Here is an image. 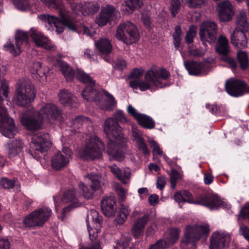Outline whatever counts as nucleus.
<instances>
[{"instance_id":"nucleus-46","label":"nucleus","mask_w":249,"mask_h":249,"mask_svg":"<svg viewBox=\"0 0 249 249\" xmlns=\"http://www.w3.org/2000/svg\"><path fill=\"white\" fill-rule=\"evenodd\" d=\"M105 93L107 100V105L103 108L107 110H111L116 106L117 102L112 95L107 91H105Z\"/></svg>"},{"instance_id":"nucleus-35","label":"nucleus","mask_w":249,"mask_h":249,"mask_svg":"<svg viewBox=\"0 0 249 249\" xmlns=\"http://www.w3.org/2000/svg\"><path fill=\"white\" fill-rule=\"evenodd\" d=\"M92 125L91 121L88 117L79 115L72 120L71 126L73 129L78 130L81 128L87 127Z\"/></svg>"},{"instance_id":"nucleus-59","label":"nucleus","mask_w":249,"mask_h":249,"mask_svg":"<svg viewBox=\"0 0 249 249\" xmlns=\"http://www.w3.org/2000/svg\"><path fill=\"white\" fill-rule=\"evenodd\" d=\"M190 53L194 56H202L206 53V50L202 48L192 49L189 51Z\"/></svg>"},{"instance_id":"nucleus-56","label":"nucleus","mask_w":249,"mask_h":249,"mask_svg":"<svg viewBox=\"0 0 249 249\" xmlns=\"http://www.w3.org/2000/svg\"><path fill=\"white\" fill-rule=\"evenodd\" d=\"M0 185L5 189L12 188L15 185V182L13 180L7 178H3L0 181Z\"/></svg>"},{"instance_id":"nucleus-48","label":"nucleus","mask_w":249,"mask_h":249,"mask_svg":"<svg viewBox=\"0 0 249 249\" xmlns=\"http://www.w3.org/2000/svg\"><path fill=\"white\" fill-rule=\"evenodd\" d=\"M49 8H58L62 6V1L60 0H40Z\"/></svg>"},{"instance_id":"nucleus-8","label":"nucleus","mask_w":249,"mask_h":249,"mask_svg":"<svg viewBox=\"0 0 249 249\" xmlns=\"http://www.w3.org/2000/svg\"><path fill=\"white\" fill-rule=\"evenodd\" d=\"M183 202H187L195 204L205 206L211 209H215L221 204L222 201L220 198L214 195H204L198 197L194 200L192 194L188 191L183 190Z\"/></svg>"},{"instance_id":"nucleus-26","label":"nucleus","mask_w":249,"mask_h":249,"mask_svg":"<svg viewBox=\"0 0 249 249\" xmlns=\"http://www.w3.org/2000/svg\"><path fill=\"white\" fill-rule=\"evenodd\" d=\"M101 209L103 213L106 216H113L117 210L114 197L109 196L104 197L101 201Z\"/></svg>"},{"instance_id":"nucleus-21","label":"nucleus","mask_w":249,"mask_h":249,"mask_svg":"<svg viewBox=\"0 0 249 249\" xmlns=\"http://www.w3.org/2000/svg\"><path fill=\"white\" fill-rule=\"evenodd\" d=\"M39 117L37 111L34 112L30 115L24 114L20 117V122L28 130L36 131L41 127V122L43 121Z\"/></svg>"},{"instance_id":"nucleus-29","label":"nucleus","mask_w":249,"mask_h":249,"mask_svg":"<svg viewBox=\"0 0 249 249\" xmlns=\"http://www.w3.org/2000/svg\"><path fill=\"white\" fill-rule=\"evenodd\" d=\"M95 84L87 85L82 90V97L86 100L99 102L102 99V95L100 92L95 89Z\"/></svg>"},{"instance_id":"nucleus-14","label":"nucleus","mask_w":249,"mask_h":249,"mask_svg":"<svg viewBox=\"0 0 249 249\" xmlns=\"http://www.w3.org/2000/svg\"><path fill=\"white\" fill-rule=\"evenodd\" d=\"M225 89L229 94L234 97L242 96L249 92V87L243 81L231 79L225 83Z\"/></svg>"},{"instance_id":"nucleus-28","label":"nucleus","mask_w":249,"mask_h":249,"mask_svg":"<svg viewBox=\"0 0 249 249\" xmlns=\"http://www.w3.org/2000/svg\"><path fill=\"white\" fill-rule=\"evenodd\" d=\"M77 196L78 195H76V192L74 189H70L64 192L63 197L62 198V201L65 203L71 202H72L73 203L63 209L62 214L64 215L66 213L69 212L71 208L77 207L80 206V204L76 202Z\"/></svg>"},{"instance_id":"nucleus-9","label":"nucleus","mask_w":249,"mask_h":249,"mask_svg":"<svg viewBox=\"0 0 249 249\" xmlns=\"http://www.w3.org/2000/svg\"><path fill=\"white\" fill-rule=\"evenodd\" d=\"M52 214L51 210L44 207L36 210L27 216L23 222L28 228L41 226L47 221Z\"/></svg>"},{"instance_id":"nucleus-16","label":"nucleus","mask_w":249,"mask_h":249,"mask_svg":"<svg viewBox=\"0 0 249 249\" xmlns=\"http://www.w3.org/2000/svg\"><path fill=\"white\" fill-rule=\"evenodd\" d=\"M87 178L91 180V189H89L83 183L81 182L79 184V193L85 198L89 199L93 197L94 192L100 189L101 184L100 177L97 174L91 173L87 176Z\"/></svg>"},{"instance_id":"nucleus-22","label":"nucleus","mask_w":249,"mask_h":249,"mask_svg":"<svg viewBox=\"0 0 249 249\" xmlns=\"http://www.w3.org/2000/svg\"><path fill=\"white\" fill-rule=\"evenodd\" d=\"M56 9L57 8H55ZM59 9V11H60L61 9H63L66 11L63 8V4L62 2V6L61 8H58ZM59 16L60 18H59L57 17H56L53 16L49 15L48 14H42L38 16V18L42 20H43L45 22H47L49 25L53 26L54 25V27L55 28L56 32L58 34H60L63 31V27H62V25H64L67 27V26L65 25L62 21V18L60 15V12H59Z\"/></svg>"},{"instance_id":"nucleus-50","label":"nucleus","mask_w":249,"mask_h":249,"mask_svg":"<svg viewBox=\"0 0 249 249\" xmlns=\"http://www.w3.org/2000/svg\"><path fill=\"white\" fill-rule=\"evenodd\" d=\"M136 143L138 149L142 151L144 154H149L150 151L148 150L143 139L139 140V141L136 142Z\"/></svg>"},{"instance_id":"nucleus-37","label":"nucleus","mask_w":249,"mask_h":249,"mask_svg":"<svg viewBox=\"0 0 249 249\" xmlns=\"http://www.w3.org/2000/svg\"><path fill=\"white\" fill-rule=\"evenodd\" d=\"M180 230L178 228H172L169 230L168 235L163 241L164 247L174 245L178 240Z\"/></svg>"},{"instance_id":"nucleus-38","label":"nucleus","mask_w":249,"mask_h":249,"mask_svg":"<svg viewBox=\"0 0 249 249\" xmlns=\"http://www.w3.org/2000/svg\"><path fill=\"white\" fill-rule=\"evenodd\" d=\"M142 5V2L141 0H127L125 2V5H123L122 8L124 10V8L126 11L127 14L132 13L135 10L140 8Z\"/></svg>"},{"instance_id":"nucleus-51","label":"nucleus","mask_w":249,"mask_h":249,"mask_svg":"<svg viewBox=\"0 0 249 249\" xmlns=\"http://www.w3.org/2000/svg\"><path fill=\"white\" fill-rule=\"evenodd\" d=\"M8 87L5 81H1V86L0 87V103H1L3 99L2 95L5 98L8 97Z\"/></svg>"},{"instance_id":"nucleus-2","label":"nucleus","mask_w":249,"mask_h":249,"mask_svg":"<svg viewBox=\"0 0 249 249\" xmlns=\"http://www.w3.org/2000/svg\"><path fill=\"white\" fill-rule=\"evenodd\" d=\"M169 76V72L165 69H150L145 73V81L133 79L129 81V86L133 89L139 88L141 91L150 89L153 86L162 88L166 86L162 83V80H166Z\"/></svg>"},{"instance_id":"nucleus-17","label":"nucleus","mask_w":249,"mask_h":249,"mask_svg":"<svg viewBox=\"0 0 249 249\" xmlns=\"http://www.w3.org/2000/svg\"><path fill=\"white\" fill-rule=\"evenodd\" d=\"M39 116V118L49 122L58 119L61 115V110L53 103H46L43 104L39 111H37Z\"/></svg>"},{"instance_id":"nucleus-45","label":"nucleus","mask_w":249,"mask_h":249,"mask_svg":"<svg viewBox=\"0 0 249 249\" xmlns=\"http://www.w3.org/2000/svg\"><path fill=\"white\" fill-rule=\"evenodd\" d=\"M13 4L18 9L25 11L30 10L29 0H13Z\"/></svg>"},{"instance_id":"nucleus-47","label":"nucleus","mask_w":249,"mask_h":249,"mask_svg":"<svg viewBox=\"0 0 249 249\" xmlns=\"http://www.w3.org/2000/svg\"><path fill=\"white\" fill-rule=\"evenodd\" d=\"M182 32L180 27L177 26L175 28V32L173 34V37L174 38V44L176 48L179 47L181 41L180 36Z\"/></svg>"},{"instance_id":"nucleus-34","label":"nucleus","mask_w":249,"mask_h":249,"mask_svg":"<svg viewBox=\"0 0 249 249\" xmlns=\"http://www.w3.org/2000/svg\"><path fill=\"white\" fill-rule=\"evenodd\" d=\"M96 48L103 54H109L112 51V45L109 39L101 38L95 42Z\"/></svg>"},{"instance_id":"nucleus-58","label":"nucleus","mask_w":249,"mask_h":249,"mask_svg":"<svg viewBox=\"0 0 249 249\" xmlns=\"http://www.w3.org/2000/svg\"><path fill=\"white\" fill-rule=\"evenodd\" d=\"M127 111L129 114L132 115L137 121L142 114L137 111L131 105H128L127 108Z\"/></svg>"},{"instance_id":"nucleus-49","label":"nucleus","mask_w":249,"mask_h":249,"mask_svg":"<svg viewBox=\"0 0 249 249\" xmlns=\"http://www.w3.org/2000/svg\"><path fill=\"white\" fill-rule=\"evenodd\" d=\"M170 183L172 188L174 189L176 186L178 180L180 178V175L176 170L173 169L170 174Z\"/></svg>"},{"instance_id":"nucleus-62","label":"nucleus","mask_w":249,"mask_h":249,"mask_svg":"<svg viewBox=\"0 0 249 249\" xmlns=\"http://www.w3.org/2000/svg\"><path fill=\"white\" fill-rule=\"evenodd\" d=\"M143 71L138 69H134V71L130 73V78L133 79H140L139 78L142 75Z\"/></svg>"},{"instance_id":"nucleus-19","label":"nucleus","mask_w":249,"mask_h":249,"mask_svg":"<svg viewBox=\"0 0 249 249\" xmlns=\"http://www.w3.org/2000/svg\"><path fill=\"white\" fill-rule=\"evenodd\" d=\"M28 35L22 31H17L15 35V44L11 42L4 45V48L14 55L19 54L21 52L22 45L28 44Z\"/></svg>"},{"instance_id":"nucleus-20","label":"nucleus","mask_w":249,"mask_h":249,"mask_svg":"<svg viewBox=\"0 0 249 249\" xmlns=\"http://www.w3.org/2000/svg\"><path fill=\"white\" fill-rule=\"evenodd\" d=\"M210 249H225L228 248L230 241L229 234L215 231L210 239Z\"/></svg>"},{"instance_id":"nucleus-3","label":"nucleus","mask_w":249,"mask_h":249,"mask_svg":"<svg viewBox=\"0 0 249 249\" xmlns=\"http://www.w3.org/2000/svg\"><path fill=\"white\" fill-rule=\"evenodd\" d=\"M87 226L91 241L89 248L85 249H102L101 242L98 238V233L101 227L102 217L98 215V212L95 210H91L87 214Z\"/></svg>"},{"instance_id":"nucleus-13","label":"nucleus","mask_w":249,"mask_h":249,"mask_svg":"<svg viewBox=\"0 0 249 249\" xmlns=\"http://www.w3.org/2000/svg\"><path fill=\"white\" fill-rule=\"evenodd\" d=\"M60 15L63 23L67 26V28L69 30L77 33L82 32L88 36L91 35L89 29L82 25L80 22L72 18L67 11L61 9Z\"/></svg>"},{"instance_id":"nucleus-52","label":"nucleus","mask_w":249,"mask_h":249,"mask_svg":"<svg viewBox=\"0 0 249 249\" xmlns=\"http://www.w3.org/2000/svg\"><path fill=\"white\" fill-rule=\"evenodd\" d=\"M14 144L13 148L10 150L9 154L11 156L18 154L22 148L21 142L20 141H16L14 142Z\"/></svg>"},{"instance_id":"nucleus-42","label":"nucleus","mask_w":249,"mask_h":249,"mask_svg":"<svg viewBox=\"0 0 249 249\" xmlns=\"http://www.w3.org/2000/svg\"><path fill=\"white\" fill-rule=\"evenodd\" d=\"M237 25L238 29L248 31L249 28V24L247 20L246 13L244 11L240 12L237 17Z\"/></svg>"},{"instance_id":"nucleus-30","label":"nucleus","mask_w":249,"mask_h":249,"mask_svg":"<svg viewBox=\"0 0 249 249\" xmlns=\"http://www.w3.org/2000/svg\"><path fill=\"white\" fill-rule=\"evenodd\" d=\"M59 102L66 107H76V98L66 89H61L58 94Z\"/></svg>"},{"instance_id":"nucleus-1","label":"nucleus","mask_w":249,"mask_h":249,"mask_svg":"<svg viewBox=\"0 0 249 249\" xmlns=\"http://www.w3.org/2000/svg\"><path fill=\"white\" fill-rule=\"evenodd\" d=\"M122 128L113 118H108L104 123V130L108 142L107 153L109 160L122 161L124 158V152L122 149L124 142Z\"/></svg>"},{"instance_id":"nucleus-11","label":"nucleus","mask_w":249,"mask_h":249,"mask_svg":"<svg viewBox=\"0 0 249 249\" xmlns=\"http://www.w3.org/2000/svg\"><path fill=\"white\" fill-rule=\"evenodd\" d=\"M0 131L6 137L12 138L17 132L13 119L8 115L7 110L0 106Z\"/></svg>"},{"instance_id":"nucleus-57","label":"nucleus","mask_w":249,"mask_h":249,"mask_svg":"<svg viewBox=\"0 0 249 249\" xmlns=\"http://www.w3.org/2000/svg\"><path fill=\"white\" fill-rule=\"evenodd\" d=\"M179 0H171V13L173 17H175L180 8Z\"/></svg>"},{"instance_id":"nucleus-54","label":"nucleus","mask_w":249,"mask_h":249,"mask_svg":"<svg viewBox=\"0 0 249 249\" xmlns=\"http://www.w3.org/2000/svg\"><path fill=\"white\" fill-rule=\"evenodd\" d=\"M149 142L150 144V147L153 149L154 155H158L159 156L162 155V151L157 142L154 140H150Z\"/></svg>"},{"instance_id":"nucleus-39","label":"nucleus","mask_w":249,"mask_h":249,"mask_svg":"<svg viewBox=\"0 0 249 249\" xmlns=\"http://www.w3.org/2000/svg\"><path fill=\"white\" fill-rule=\"evenodd\" d=\"M137 121L144 128L151 129L155 127V121L151 117L144 114L140 116Z\"/></svg>"},{"instance_id":"nucleus-44","label":"nucleus","mask_w":249,"mask_h":249,"mask_svg":"<svg viewBox=\"0 0 249 249\" xmlns=\"http://www.w3.org/2000/svg\"><path fill=\"white\" fill-rule=\"evenodd\" d=\"M237 57L242 70L247 69L249 67L248 57L245 52L239 51L237 54Z\"/></svg>"},{"instance_id":"nucleus-25","label":"nucleus","mask_w":249,"mask_h":249,"mask_svg":"<svg viewBox=\"0 0 249 249\" xmlns=\"http://www.w3.org/2000/svg\"><path fill=\"white\" fill-rule=\"evenodd\" d=\"M30 35L36 46L47 50H53L54 46H52L48 38L42 34L33 29L30 30Z\"/></svg>"},{"instance_id":"nucleus-7","label":"nucleus","mask_w":249,"mask_h":249,"mask_svg":"<svg viewBox=\"0 0 249 249\" xmlns=\"http://www.w3.org/2000/svg\"><path fill=\"white\" fill-rule=\"evenodd\" d=\"M104 147V144L97 136H91L85 148L80 151V156L84 160L100 158Z\"/></svg>"},{"instance_id":"nucleus-18","label":"nucleus","mask_w":249,"mask_h":249,"mask_svg":"<svg viewBox=\"0 0 249 249\" xmlns=\"http://www.w3.org/2000/svg\"><path fill=\"white\" fill-rule=\"evenodd\" d=\"M120 12L114 6L107 5L101 9L95 22L99 26H104L110 20L118 19L120 17Z\"/></svg>"},{"instance_id":"nucleus-64","label":"nucleus","mask_w":249,"mask_h":249,"mask_svg":"<svg viewBox=\"0 0 249 249\" xmlns=\"http://www.w3.org/2000/svg\"><path fill=\"white\" fill-rule=\"evenodd\" d=\"M116 191L121 197L122 200H124L125 197V190L120 185L118 184L116 186Z\"/></svg>"},{"instance_id":"nucleus-63","label":"nucleus","mask_w":249,"mask_h":249,"mask_svg":"<svg viewBox=\"0 0 249 249\" xmlns=\"http://www.w3.org/2000/svg\"><path fill=\"white\" fill-rule=\"evenodd\" d=\"M240 233L249 242V229L245 225L240 226Z\"/></svg>"},{"instance_id":"nucleus-23","label":"nucleus","mask_w":249,"mask_h":249,"mask_svg":"<svg viewBox=\"0 0 249 249\" xmlns=\"http://www.w3.org/2000/svg\"><path fill=\"white\" fill-rule=\"evenodd\" d=\"M149 219V216L146 214L137 218L133 223L131 232L135 239H139L143 235L146 225Z\"/></svg>"},{"instance_id":"nucleus-15","label":"nucleus","mask_w":249,"mask_h":249,"mask_svg":"<svg viewBox=\"0 0 249 249\" xmlns=\"http://www.w3.org/2000/svg\"><path fill=\"white\" fill-rule=\"evenodd\" d=\"M71 155L72 151L68 147L64 148L62 151L55 153L51 159L53 168L59 170L67 166L70 162Z\"/></svg>"},{"instance_id":"nucleus-6","label":"nucleus","mask_w":249,"mask_h":249,"mask_svg":"<svg viewBox=\"0 0 249 249\" xmlns=\"http://www.w3.org/2000/svg\"><path fill=\"white\" fill-rule=\"evenodd\" d=\"M116 37L127 44L135 43L139 38L138 29L134 24L130 22L120 24L117 27Z\"/></svg>"},{"instance_id":"nucleus-41","label":"nucleus","mask_w":249,"mask_h":249,"mask_svg":"<svg viewBox=\"0 0 249 249\" xmlns=\"http://www.w3.org/2000/svg\"><path fill=\"white\" fill-rule=\"evenodd\" d=\"M130 210L129 206L123 204H121L119 214L116 219V221L118 224L121 225L123 224L126 220L128 215L129 214Z\"/></svg>"},{"instance_id":"nucleus-12","label":"nucleus","mask_w":249,"mask_h":249,"mask_svg":"<svg viewBox=\"0 0 249 249\" xmlns=\"http://www.w3.org/2000/svg\"><path fill=\"white\" fill-rule=\"evenodd\" d=\"M217 34V26L216 23L212 21L204 22L200 26L199 36L201 41L205 46L206 42L213 44L216 40Z\"/></svg>"},{"instance_id":"nucleus-60","label":"nucleus","mask_w":249,"mask_h":249,"mask_svg":"<svg viewBox=\"0 0 249 249\" xmlns=\"http://www.w3.org/2000/svg\"><path fill=\"white\" fill-rule=\"evenodd\" d=\"M126 63L125 61L123 59H117L114 66L115 69L119 71L123 70L125 68H126Z\"/></svg>"},{"instance_id":"nucleus-55","label":"nucleus","mask_w":249,"mask_h":249,"mask_svg":"<svg viewBox=\"0 0 249 249\" xmlns=\"http://www.w3.org/2000/svg\"><path fill=\"white\" fill-rule=\"evenodd\" d=\"M114 120L117 122L121 123H126L127 122V119L125 116L124 112L121 110H118L115 114Z\"/></svg>"},{"instance_id":"nucleus-61","label":"nucleus","mask_w":249,"mask_h":249,"mask_svg":"<svg viewBox=\"0 0 249 249\" xmlns=\"http://www.w3.org/2000/svg\"><path fill=\"white\" fill-rule=\"evenodd\" d=\"M95 55V51L94 50H91L89 49H86L84 53V57L86 58L89 59L90 61L94 60V56Z\"/></svg>"},{"instance_id":"nucleus-31","label":"nucleus","mask_w":249,"mask_h":249,"mask_svg":"<svg viewBox=\"0 0 249 249\" xmlns=\"http://www.w3.org/2000/svg\"><path fill=\"white\" fill-rule=\"evenodd\" d=\"M111 172L124 184H126L130 179L131 171L129 168H124L123 170L114 164L109 166Z\"/></svg>"},{"instance_id":"nucleus-36","label":"nucleus","mask_w":249,"mask_h":249,"mask_svg":"<svg viewBox=\"0 0 249 249\" xmlns=\"http://www.w3.org/2000/svg\"><path fill=\"white\" fill-rule=\"evenodd\" d=\"M59 70L63 74L67 81L72 80L74 76V72L72 69L66 62L61 60L57 61Z\"/></svg>"},{"instance_id":"nucleus-40","label":"nucleus","mask_w":249,"mask_h":249,"mask_svg":"<svg viewBox=\"0 0 249 249\" xmlns=\"http://www.w3.org/2000/svg\"><path fill=\"white\" fill-rule=\"evenodd\" d=\"M99 7L97 2H86L82 7V12L84 15H93L98 11Z\"/></svg>"},{"instance_id":"nucleus-24","label":"nucleus","mask_w":249,"mask_h":249,"mask_svg":"<svg viewBox=\"0 0 249 249\" xmlns=\"http://www.w3.org/2000/svg\"><path fill=\"white\" fill-rule=\"evenodd\" d=\"M219 19L222 21H228L231 19L233 15L232 8L231 2L224 0L217 4Z\"/></svg>"},{"instance_id":"nucleus-43","label":"nucleus","mask_w":249,"mask_h":249,"mask_svg":"<svg viewBox=\"0 0 249 249\" xmlns=\"http://www.w3.org/2000/svg\"><path fill=\"white\" fill-rule=\"evenodd\" d=\"M76 77L78 80L87 84V85H94L95 83L94 80L82 70H78L77 71Z\"/></svg>"},{"instance_id":"nucleus-53","label":"nucleus","mask_w":249,"mask_h":249,"mask_svg":"<svg viewBox=\"0 0 249 249\" xmlns=\"http://www.w3.org/2000/svg\"><path fill=\"white\" fill-rule=\"evenodd\" d=\"M196 30L194 27L189 28V30L185 36V40L187 43H191L193 42V39L196 36Z\"/></svg>"},{"instance_id":"nucleus-5","label":"nucleus","mask_w":249,"mask_h":249,"mask_svg":"<svg viewBox=\"0 0 249 249\" xmlns=\"http://www.w3.org/2000/svg\"><path fill=\"white\" fill-rule=\"evenodd\" d=\"M209 232V229L207 225L187 226L181 240V248L187 249L189 245L194 246L202 235L207 234Z\"/></svg>"},{"instance_id":"nucleus-27","label":"nucleus","mask_w":249,"mask_h":249,"mask_svg":"<svg viewBox=\"0 0 249 249\" xmlns=\"http://www.w3.org/2000/svg\"><path fill=\"white\" fill-rule=\"evenodd\" d=\"M247 31L236 28L231 36L232 44L239 49H244L247 47V38L245 34Z\"/></svg>"},{"instance_id":"nucleus-10","label":"nucleus","mask_w":249,"mask_h":249,"mask_svg":"<svg viewBox=\"0 0 249 249\" xmlns=\"http://www.w3.org/2000/svg\"><path fill=\"white\" fill-rule=\"evenodd\" d=\"M51 144L49 135L47 133L39 132L34 135L30 144V153L34 158H37L40 153L46 151Z\"/></svg>"},{"instance_id":"nucleus-4","label":"nucleus","mask_w":249,"mask_h":249,"mask_svg":"<svg viewBox=\"0 0 249 249\" xmlns=\"http://www.w3.org/2000/svg\"><path fill=\"white\" fill-rule=\"evenodd\" d=\"M36 95L34 86L30 81L22 80L18 81L15 100L17 105L22 107H29Z\"/></svg>"},{"instance_id":"nucleus-32","label":"nucleus","mask_w":249,"mask_h":249,"mask_svg":"<svg viewBox=\"0 0 249 249\" xmlns=\"http://www.w3.org/2000/svg\"><path fill=\"white\" fill-rule=\"evenodd\" d=\"M216 51L219 54L226 55L229 52V43L226 37L220 35L217 40L215 47Z\"/></svg>"},{"instance_id":"nucleus-33","label":"nucleus","mask_w":249,"mask_h":249,"mask_svg":"<svg viewBox=\"0 0 249 249\" xmlns=\"http://www.w3.org/2000/svg\"><path fill=\"white\" fill-rule=\"evenodd\" d=\"M184 65L189 73L191 75H198L199 74L203 68V64L195 61H185Z\"/></svg>"}]
</instances>
